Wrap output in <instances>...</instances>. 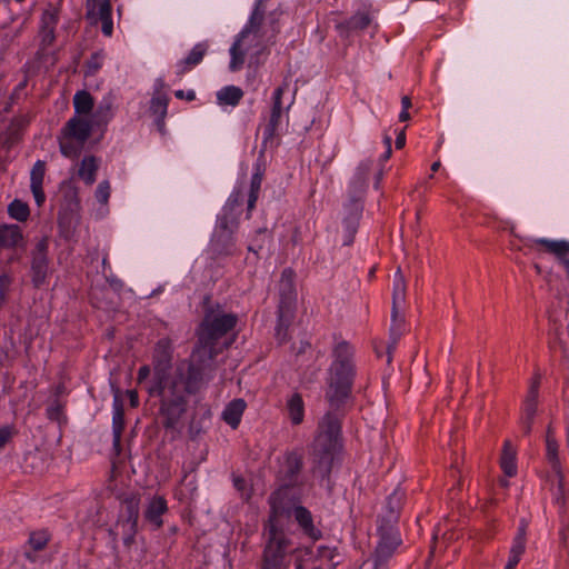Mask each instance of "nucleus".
Instances as JSON below:
<instances>
[{
	"mask_svg": "<svg viewBox=\"0 0 569 569\" xmlns=\"http://www.w3.org/2000/svg\"><path fill=\"white\" fill-rule=\"evenodd\" d=\"M171 362V342L163 338L158 341L153 353L154 385L148 388L151 396L161 398L160 417L162 425L168 429H174L181 416L186 411V395L199 389L204 378H208L201 363H193L192 357L189 363L178 366L172 377H166Z\"/></svg>",
	"mask_w": 569,
	"mask_h": 569,
	"instance_id": "1",
	"label": "nucleus"
},
{
	"mask_svg": "<svg viewBox=\"0 0 569 569\" xmlns=\"http://www.w3.org/2000/svg\"><path fill=\"white\" fill-rule=\"evenodd\" d=\"M274 36V28L263 23V12L256 8L248 24L230 49V70L238 71L246 62L249 67H257L260 63V56L273 41Z\"/></svg>",
	"mask_w": 569,
	"mask_h": 569,
	"instance_id": "2",
	"label": "nucleus"
},
{
	"mask_svg": "<svg viewBox=\"0 0 569 569\" xmlns=\"http://www.w3.org/2000/svg\"><path fill=\"white\" fill-rule=\"evenodd\" d=\"M237 323V316L226 313L219 306L207 310L197 331L198 345L192 352L193 363H201L204 371L210 367L214 356L221 352L218 341Z\"/></svg>",
	"mask_w": 569,
	"mask_h": 569,
	"instance_id": "3",
	"label": "nucleus"
},
{
	"mask_svg": "<svg viewBox=\"0 0 569 569\" xmlns=\"http://www.w3.org/2000/svg\"><path fill=\"white\" fill-rule=\"evenodd\" d=\"M333 361L329 369L326 399L331 408H339L351 392L356 375L355 350L347 341L338 342L332 351Z\"/></svg>",
	"mask_w": 569,
	"mask_h": 569,
	"instance_id": "4",
	"label": "nucleus"
},
{
	"mask_svg": "<svg viewBox=\"0 0 569 569\" xmlns=\"http://www.w3.org/2000/svg\"><path fill=\"white\" fill-rule=\"evenodd\" d=\"M341 423L338 415L328 412L320 420L312 443V471L326 476L331 467L335 452L340 447Z\"/></svg>",
	"mask_w": 569,
	"mask_h": 569,
	"instance_id": "5",
	"label": "nucleus"
},
{
	"mask_svg": "<svg viewBox=\"0 0 569 569\" xmlns=\"http://www.w3.org/2000/svg\"><path fill=\"white\" fill-rule=\"evenodd\" d=\"M288 541L282 532L273 527L269 530V540L264 549L263 569H306V563L311 559L309 549H297L286 555ZM312 569H329L313 567Z\"/></svg>",
	"mask_w": 569,
	"mask_h": 569,
	"instance_id": "6",
	"label": "nucleus"
},
{
	"mask_svg": "<svg viewBox=\"0 0 569 569\" xmlns=\"http://www.w3.org/2000/svg\"><path fill=\"white\" fill-rule=\"evenodd\" d=\"M92 123L88 118L74 116L64 126L60 137V150L67 158L80 154L86 141L89 139Z\"/></svg>",
	"mask_w": 569,
	"mask_h": 569,
	"instance_id": "7",
	"label": "nucleus"
},
{
	"mask_svg": "<svg viewBox=\"0 0 569 569\" xmlns=\"http://www.w3.org/2000/svg\"><path fill=\"white\" fill-rule=\"evenodd\" d=\"M379 532L380 541L373 555L375 569L382 567L401 542L397 530L392 526L385 527V525H379Z\"/></svg>",
	"mask_w": 569,
	"mask_h": 569,
	"instance_id": "8",
	"label": "nucleus"
},
{
	"mask_svg": "<svg viewBox=\"0 0 569 569\" xmlns=\"http://www.w3.org/2000/svg\"><path fill=\"white\" fill-rule=\"evenodd\" d=\"M87 17L92 23L101 22L104 36L112 34L111 3L109 0H87Z\"/></svg>",
	"mask_w": 569,
	"mask_h": 569,
	"instance_id": "9",
	"label": "nucleus"
},
{
	"mask_svg": "<svg viewBox=\"0 0 569 569\" xmlns=\"http://www.w3.org/2000/svg\"><path fill=\"white\" fill-rule=\"evenodd\" d=\"M240 193L237 192L234 194V198H231L229 202L227 203V207L224 209V214L220 218L214 240L216 241H228L230 240L231 234L237 229L238 222L236 219V216L233 214V208L234 206H239Z\"/></svg>",
	"mask_w": 569,
	"mask_h": 569,
	"instance_id": "10",
	"label": "nucleus"
},
{
	"mask_svg": "<svg viewBox=\"0 0 569 569\" xmlns=\"http://www.w3.org/2000/svg\"><path fill=\"white\" fill-rule=\"evenodd\" d=\"M48 239L42 238L37 242L36 248L32 252V280L37 287L41 286L44 282L46 277L48 274Z\"/></svg>",
	"mask_w": 569,
	"mask_h": 569,
	"instance_id": "11",
	"label": "nucleus"
},
{
	"mask_svg": "<svg viewBox=\"0 0 569 569\" xmlns=\"http://www.w3.org/2000/svg\"><path fill=\"white\" fill-rule=\"evenodd\" d=\"M405 500V492L401 490H395L387 499L385 513L380 519V525H385V527L392 526L395 528V523L398 520L400 509L402 507Z\"/></svg>",
	"mask_w": 569,
	"mask_h": 569,
	"instance_id": "12",
	"label": "nucleus"
},
{
	"mask_svg": "<svg viewBox=\"0 0 569 569\" xmlns=\"http://www.w3.org/2000/svg\"><path fill=\"white\" fill-rule=\"evenodd\" d=\"M124 427L123 405L120 397V389L113 388V417H112V432L113 446L119 450L121 435Z\"/></svg>",
	"mask_w": 569,
	"mask_h": 569,
	"instance_id": "13",
	"label": "nucleus"
},
{
	"mask_svg": "<svg viewBox=\"0 0 569 569\" xmlns=\"http://www.w3.org/2000/svg\"><path fill=\"white\" fill-rule=\"evenodd\" d=\"M540 380L539 378H535L531 382V386L528 391V396L525 402V416L522 419V425L525 426V431L527 433L531 430V425L533 418L537 412V401H538V390H539Z\"/></svg>",
	"mask_w": 569,
	"mask_h": 569,
	"instance_id": "14",
	"label": "nucleus"
},
{
	"mask_svg": "<svg viewBox=\"0 0 569 569\" xmlns=\"http://www.w3.org/2000/svg\"><path fill=\"white\" fill-rule=\"evenodd\" d=\"M23 236L19 226L2 224L0 226V248H19L23 247Z\"/></svg>",
	"mask_w": 569,
	"mask_h": 569,
	"instance_id": "15",
	"label": "nucleus"
},
{
	"mask_svg": "<svg viewBox=\"0 0 569 569\" xmlns=\"http://www.w3.org/2000/svg\"><path fill=\"white\" fill-rule=\"evenodd\" d=\"M167 511V501L163 497L157 496L150 499L146 511V520L154 528L159 529L162 526V515Z\"/></svg>",
	"mask_w": 569,
	"mask_h": 569,
	"instance_id": "16",
	"label": "nucleus"
},
{
	"mask_svg": "<svg viewBox=\"0 0 569 569\" xmlns=\"http://www.w3.org/2000/svg\"><path fill=\"white\" fill-rule=\"evenodd\" d=\"M46 172V164L43 161L38 160L30 173V188L38 206H41L46 199L42 190V183Z\"/></svg>",
	"mask_w": 569,
	"mask_h": 569,
	"instance_id": "17",
	"label": "nucleus"
},
{
	"mask_svg": "<svg viewBox=\"0 0 569 569\" xmlns=\"http://www.w3.org/2000/svg\"><path fill=\"white\" fill-rule=\"evenodd\" d=\"M247 405L243 399H233L221 413L222 420L232 429L238 428Z\"/></svg>",
	"mask_w": 569,
	"mask_h": 569,
	"instance_id": "18",
	"label": "nucleus"
},
{
	"mask_svg": "<svg viewBox=\"0 0 569 569\" xmlns=\"http://www.w3.org/2000/svg\"><path fill=\"white\" fill-rule=\"evenodd\" d=\"M295 273L291 269H284L281 274L280 280V290H281V303L280 306L283 309H292V302L295 300V284H293Z\"/></svg>",
	"mask_w": 569,
	"mask_h": 569,
	"instance_id": "19",
	"label": "nucleus"
},
{
	"mask_svg": "<svg viewBox=\"0 0 569 569\" xmlns=\"http://www.w3.org/2000/svg\"><path fill=\"white\" fill-rule=\"evenodd\" d=\"M293 516L306 535L311 539L318 540L321 531L313 526L312 516L305 507L298 506L293 509Z\"/></svg>",
	"mask_w": 569,
	"mask_h": 569,
	"instance_id": "20",
	"label": "nucleus"
},
{
	"mask_svg": "<svg viewBox=\"0 0 569 569\" xmlns=\"http://www.w3.org/2000/svg\"><path fill=\"white\" fill-rule=\"evenodd\" d=\"M302 469V457L297 452H290L286 456L281 472L288 485L296 482L298 475Z\"/></svg>",
	"mask_w": 569,
	"mask_h": 569,
	"instance_id": "21",
	"label": "nucleus"
},
{
	"mask_svg": "<svg viewBox=\"0 0 569 569\" xmlns=\"http://www.w3.org/2000/svg\"><path fill=\"white\" fill-rule=\"evenodd\" d=\"M208 46L206 43L196 44L192 50L189 52L186 59L180 61L177 66L178 74H183L189 71L191 68L201 62L204 54L207 53Z\"/></svg>",
	"mask_w": 569,
	"mask_h": 569,
	"instance_id": "22",
	"label": "nucleus"
},
{
	"mask_svg": "<svg viewBox=\"0 0 569 569\" xmlns=\"http://www.w3.org/2000/svg\"><path fill=\"white\" fill-rule=\"evenodd\" d=\"M535 243L545 248L546 252L553 254L561 262L562 259H568L569 241L567 240H549L545 238L536 239Z\"/></svg>",
	"mask_w": 569,
	"mask_h": 569,
	"instance_id": "23",
	"label": "nucleus"
},
{
	"mask_svg": "<svg viewBox=\"0 0 569 569\" xmlns=\"http://www.w3.org/2000/svg\"><path fill=\"white\" fill-rule=\"evenodd\" d=\"M57 14L52 10L44 11L41 18L40 37L42 43L49 46L54 40V27L57 24Z\"/></svg>",
	"mask_w": 569,
	"mask_h": 569,
	"instance_id": "24",
	"label": "nucleus"
},
{
	"mask_svg": "<svg viewBox=\"0 0 569 569\" xmlns=\"http://www.w3.org/2000/svg\"><path fill=\"white\" fill-rule=\"evenodd\" d=\"M99 169V160L93 156L82 159L78 169V176L84 183L91 186L96 181V174Z\"/></svg>",
	"mask_w": 569,
	"mask_h": 569,
	"instance_id": "25",
	"label": "nucleus"
},
{
	"mask_svg": "<svg viewBox=\"0 0 569 569\" xmlns=\"http://www.w3.org/2000/svg\"><path fill=\"white\" fill-rule=\"evenodd\" d=\"M287 412L292 425H300L305 417V403L299 393H293L287 400Z\"/></svg>",
	"mask_w": 569,
	"mask_h": 569,
	"instance_id": "26",
	"label": "nucleus"
},
{
	"mask_svg": "<svg viewBox=\"0 0 569 569\" xmlns=\"http://www.w3.org/2000/svg\"><path fill=\"white\" fill-rule=\"evenodd\" d=\"M500 467L507 477H513L517 473L516 450L512 448L510 441H506L503 445Z\"/></svg>",
	"mask_w": 569,
	"mask_h": 569,
	"instance_id": "27",
	"label": "nucleus"
},
{
	"mask_svg": "<svg viewBox=\"0 0 569 569\" xmlns=\"http://www.w3.org/2000/svg\"><path fill=\"white\" fill-rule=\"evenodd\" d=\"M73 106L76 116L88 118L93 109V99L87 91H79L74 94Z\"/></svg>",
	"mask_w": 569,
	"mask_h": 569,
	"instance_id": "28",
	"label": "nucleus"
},
{
	"mask_svg": "<svg viewBox=\"0 0 569 569\" xmlns=\"http://www.w3.org/2000/svg\"><path fill=\"white\" fill-rule=\"evenodd\" d=\"M243 97V91L236 86H228L217 92L219 104L236 106Z\"/></svg>",
	"mask_w": 569,
	"mask_h": 569,
	"instance_id": "29",
	"label": "nucleus"
},
{
	"mask_svg": "<svg viewBox=\"0 0 569 569\" xmlns=\"http://www.w3.org/2000/svg\"><path fill=\"white\" fill-rule=\"evenodd\" d=\"M80 203L78 198L77 189L71 184L64 187V204L63 213L60 216V221L66 219L67 213L73 214L79 211Z\"/></svg>",
	"mask_w": 569,
	"mask_h": 569,
	"instance_id": "30",
	"label": "nucleus"
},
{
	"mask_svg": "<svg viewBox=\"0 0 569 569\" xmlns=\"http://www.w3.org/2000/svg\"><path fill=\"white\" fill-rule=\"evenodd\" d=\"M282 116V106H272L271 114L268 124L264 128L263 132V143L267 144L271 141L277 133V129Z\"/></svg>",
	"mask_w": 569,
	"mask_h": 569,
	"instance_id": "31",
	"label": "nucleus"
},
{
	"mask_svg": "<svg viewBox=\"0 0 569 569\" xmlns=\"http://www.w3.org/2000/svg\"><path fill=\"white\" fill-rule=\"evenodd\" d=\"M292 319V309H283L282 306H279V320L278 326L276 328V337L279 342H283L287 338V331L289 323Z\"/></svg>",
	"mask_w": 569,
	"mask_h": 569,
	"instance_id": "32",
	"label": "nucleus"
},
{
	"mask_svg": "<svg viewBox=\"0 0 569 569\" xmlns=\"http://www.w3.org/2000/svg\"><path fill=\"white\" fill-rule=\"evenodd\" d=\"M356 211L345 219L343 221V229H345V238H343V244H350L353 241V237L357 232L358 227V219L360 213V207L359 204H355Z\"/></svg>",
	"mask_w": 569,
	"mask_h": 569,
	"instance_id": "33",
	"label": "nucleus"
},
{
	"mask_svg": "<svg viewBox=\"0 0 569 569\" xmlns=\"http://www.w3.org/2000/svg\"><path fill=\"white\" fill-rule=\"evenodd\" d=\"M395 284L392 292V305L395 307H401L406 299V280L400 269L395 274Z\"/></svg>",
	"mask_w": 569,
	"mask_h": 569,
	"instance_id": "34",
	"label": "nucleus"
},
{
	"mask_svg": "<svg viewBox=\"0 0 569 569\" xmlns=\"http://www.w3.org/2000/svg\"><path fill=\"white\" fill-rule=\"evenodd\" d=\"M546 455L548 461L552 465V468L558 471L559 459H558V443L555 439L551 429L549 428L546 435Z\"/></svg>",
	"mask_w": 569,
	"mask_h": 569,
	"instance_id": "35",
	"label": "nucleus"
},
{
	"mask_svg": "<svg viewBox=\"0 0 569 569\" xmlns=\"http://www.w3.org/2000/svg\"><path fill=\"white\" fill-rule=\"evenodd\" d=\"M8 213L18 221H26L30 214L27 203L20 200H13L8 207Z\"/></svg>",
	"mask_w": 569,
	"mask_h": 569,
	"instance_id": "36",
	"label": "nucleus"
},
{
	"mask_svg": "<svg viewBox=\"0 0 569 569\" xmlns=\"http://www.w3.org/2000/svg\"><path fill=\"white\" fill-rule=\"evenodd\" d=\"M127 510H128V519L121 523V527H131L137 526L139 518V501L136 497H131L126 500Z\"/></svg>",
	"mask_w": 569,
	"mask_h": 569,
	"instance_id": "37",
	"label": "nucleus"
},
{
	"mask_svg": "<svg viewBox=\"0 0 569 569\" xmlns=\"http://www.w3.org/2000/svg\"><path fill=\"white\" fill-rule=\"evenodd\" d=\"M262 182V174L260 172H256L251 178L250 184V194L248 199V210L251 211L254 208L256 201L258 199L259 190Z\"/></svg>",
	"mask_w": 569,
	"mask_h": 569,
	"instance_id": "38",
	"label": "nucleus"
},
{
	"mask_svg": "<svg viewBox=\"0 0 569 569\" xmlns=\"http://www.w3.org/2000/svg\"><path fill=\"white\" fill-rule=\"evenodd\" d=\"M371 22V18L368 12H357L353 17L350 18L348 21V28L350 29H365L367 28Z\"/></svg>",
	"mask_w": 569,
	"mask_h": 569,
	"instance_id": "39",
	"label": "nucleus"
},
{
	"mask_svg": "<svg viewBox=\"0 0 569 569\" xmlns=\"http://www.w3.org/2000/svg\"><path fill=\"white\" fill-rule=\"evenodd\" d=\"M151 111L159 118V127L161 128L163 126V117L167 112V100L161 97L153 98L151 101Z\"/></svg>",
	"mask_w": 569,
	"mask_h": 569,
	"instance_id": "40",
	"label": "nucleus"
},
{
	"mask_svg": "<svg viewBox=\"0 0 569 569\" xmlns=\"http://www.w3.org/2000/svg\"><path fill=\"white\" fill-rule=\"evenodd\" d=\"M48 540L49 538L46 532H33L29 538V543L33 550H42L46 547Z\"/></svg>",
	"mask_w": 569,
	"mask_h": 569,
	"instance_id": "41",
	"label": "nucleus"
},
{
	"mask_svg": "<svg viewBox=\"0 0 569 569\" xmlns=\"http://www.w3.org/2000/svg\"><path fill=\"white\" fill-rule=\"evenodd\" d=\"M110 197V184L108 181H101L96 190V198L101 204H106Z\"/></svg>",
	"mask_w": 569,
	"mask_h": 569,
	"instance_id": "42",
	"label": "nucleus"
},
{
	"mask_svg": "<svg viewBox=\"0 0 569 569\" xmlns=\"http://www.w3.org/2000/svg\"><path fill=\"white\" fill-rule=\"evenodd\" d=\"M62 405L58 400H54L47 409V415L49 419L57 421L60 420L62 415Z\"/></svg>",
	"mask_w": 569,
	"mask_h": 569,
	"instance_id": "43",
	"label": "nucleus"
},
{
	"mask_svg": "<svg viewBox=\"0 0 569 569\" xmlns=\"http://www.w3.org/2000/svg\"><path fill=\"white\" fill-rule=\"evenodd\" d=\"M120 528L122 529L123 531V543L126 547L130 548L133 542H134V536H136V532H137V526H133V528L131 527H121Z\"/></svg>",
	"mask_w": 569,
	"mask_h": 569,
	"instance_id": "44",
	"label": "nucleus"
},
{
	"mask_svg": "<svg viewBox=\"0 0 569 569\" xmlns=\"http://www.w3.org/2000/svg\"><path fill=\"white\" fill-rule=\"evenodd\" d=\"M526 549V542L521 541V537H515L512 547L510 549V555L515 557L521 558L522 553Z\"/></svg>",
	"mask_w": 569,
	"mask_h": 569,
	"instance_id": "45",
	"label": "nucleus"
},
{
	"mask_svg": "<svg viewBox=\"0 0 569 569\" xmlns=\"http://www.w3.org/2000/svg\"><path fill=\"white\" fill-rule=\"evenodd\" d=\"M13 428L6 426L0 428V449H2L12 438Z\"/></svg>",
	"mask_w": 569,
	"mask_h": 569,
	"instance_id": "46",
	"label": "nucleus"
},
{
	"mask_svg": "<svg viewBox=\"0 0 569 569\" xmlns=\"http://www.w3.org/2000/svg\"><path fill=\"white\" fill-rule=\"evenodd\" d=\"M11 283V279L8 274L0 276V306L4 302L6 292Z\"/></svg>",
	"mask_w": 569,
	"mask_h": 569,
	"instance_id": "47",
	"label": "nucleus"
},
{
	"mask_svg": "<svg viewBox=\"0 0 569 569\" xmlns=\"http://www.w3.org/2000/svg\"><path fill=\"white\" fill-rule=\"evenodd\" d=\"M287 87H288V83L284 82L282 86H280L279 88L276 89L274 94H273V106H277V104L282 106L281 99H282V96H283Z\"/></svg>",
	"mask_w": 569,
	"mask_h": 569,
	"instance_id": "48",
	"label": "nucleus"
},
{
	"mask_svg": "<svg viewBox=\"0 0 569 569\" xmlns=\"http://www.w3.org/2000/svg\"><path fill=\"white\" fill-rule=\"evenodd\" d=\"M233 483H234V487L237 488L238 491L244 493L247 497H249L248 493H246V490H247V481L241 478V477H234L233 478Z\"/></svg>",
	"mask_w": 569,
	"mask_h": 569,
	"instance_id": "49",
	"label": "nucleus"
},
{
	"mask_svg": "<svg viewBox=\"0 0 569 569\" xmlns=\"http://www.w3.org/2000/svg\"><path fill=\"white\" fill-rule=\"evenodd\" d=\"M150 375V367L149 366H142L138 371V383H142Z\"/></svg>",
	"mask_w": 569,
	"mask_h": 569,
	"instance_id": "50",
	"label": "nucleus"
},
{
	"mask_svg": "<svg viewBox=\"0 0 569 569\" xmlns=\"http://www.w3.org/2000/svg\"><path fill=\"white\" fill-rule=\"evenodd\" d=\"M174 94H176V97H177L178 99H183V98H186V99H187V100H189V101H192V100H194V98H196V93H194V91H192V90H189L188 92H184L183 90H178V91H176V93H174Z\"/></svg>",
	"mask_w": 569,
	"mask_h": 569,
	"instance_id": "51",
	"label": "nucleus"
},
{
	"mask_svg": "<svg viewBox=\"0 0 569 569\" xmlns=\"http://www.w3.org/2000/svg\"><path fill=\"white\" fill-rule=\"evenodd\" d=\"M405 144H406V133H405V130H401L396 138V148L401 149L405 147Z\"/></svg>",
	"mask_w": 569,
	"mask_h": 569,
	"instance_id": "52",
	"label": "nucleus"
},
{
	"mask_svg": "<svg viewBox=\"0 0 569 569\" xmlns=\"http://www.w3.org/2000/svg\"><path fill=\"white\" fill-rule=\"evenodd\" d=\"M128 397H129V400H130V405L132 407H137L139 405V399H138V393L136 390H129L127 392Z\"/></svg>",
	"mask_w": 569,
	"mask_h": 569,
	"instance_id": "53",
	"label": "nucleus"
},
{
	"mask_svg": "<svg viewBox=\"0 0 569 569\" xmlns=\"http://www.w3.org/2000/svg\"><path fill=\"white\" fill-rule=\"evenodd\" d=\"M519 561H520L519 557H515V556L510 555L508 563L506 565L505 569H515L516 566L519 563Z\"/></svg>",
	"mask_w": 569,
	"mask_h": 569,
	"instance_id": "54",
	"label": "nucleus"
},
{
	"mask_svg": "<svg viewBox=\"0 0 569 569\" xmlns=\"http://www.w3.org/2000/svg\"><path fill=\"white\" fill-rule=\"evenodd\" d=\"M399 308L400 307H395V305H392V321L393 322L399 321V323H401L402 318L399 317Z\"/></svg>",
	"mask_w": 569,
	"mask_h": 569,
	"instance_id": "55",
	"label": "nucleus"
},
{
	"mask_svg": "<svg viewBox=\"0 0 569 569\" xmlns=\"http://www.w3.org/2000/svg\"><path fill=\"white\" fill-rule=\"evenodd\" d=\"M402 110H408L411 107V100L408 96H403L401 99Z\"/></svg>",
	"mask_w": 569,
	"mask_h": 569,
	"instance_id": "56",
	"label": "nucleus"
},
{
	"mask_svg": "<svg viewBox=\"0 0 569 569\" xmlns=\"http://www.w3.org/2000/svg\"><path fill=\"white\" fill-rule=\"evenodd\" d=\"M395 345H396V340H393V342L388 346V358H387V362L390 363L391 362V359H392V350L395 349Z\"/></svg>",
	"mask_w": 569,
	"mask_h": 569,
	"instance_id": "57",
	"label": "nucleus"
},
{
	"mask_svg": "<svg viewBox=\"0 0 569 569\" xmlns=\"http://www.w3.org/2000/svg\"><path fill=\"white\" fill-rule=\"evenodd\" d=\"M409 119H410V114H409L408 110H402L399 114V120L408 121Z\"/></svg>",
	"mask_w": 569,
	"mask_h": 569,
	"instance_id": "58",
	"label": "nucleus"
},
{
	"mask_svg": "<svg viewBox=\"0 0 569 569\" xmlns=\"http://www.w3.org/2000/svg\"><path fill=\"white\" fill-rule=\"evenodd\" d=\"M516 537H521V541L526 542V531H525V528H520Z\"/></svg>",
	"mask_w": 569,
	"mask_h": 569,
	"instance_id": "59",
	"label": "nucleus"
},
{
	"mask_svg": "<svg viewBox=\"0 0 569 569\" xmlns=\"http://www.w3.org/2000/svg\"><path fill=\"white\" fill-rule=\"evenodd\" d=\"M562 266L565 267L566 272H567V277L569 279V258L568 259H562Z\"/></svg>",
	"mask_w": 569,
	"mask_h": 569,
	"instance_id": "60",
	"label": "nucleus"
},
{
	"mask_svg": "<svg viewBox=\"0 0 569 569\" xmlns=\"http://www.w3.org/2000/svg\"><path fill=\"white\" fill-rule=\"evenodd\" d=\"M440 166H441L440 161H436L431 164V170L437 171V170H439Z\"/></svg>",
	"mask_w": 569,
	"mask_h": 569,
	"instance_id": "61",
	"label": "nucleus"
},
{
	"mask_svg": "<svg viewBox=\"0 0 569 569\" xmlns=\"http://www.w3.org/2000/svg\"><path fill=\"white\" fill-rule=\"evenodd\" d=\"M391 153H392L391 147L386 148V152H385V154H383V158H385V159H389V158H390V156H391Z\"/></svg>",
	"mask_w": 569,
	"mask_h": 569,
	"instance_id": "62",
	"label": "nucleus"
},
{
	"mask_svg": "<svg viewBox=\"0 0 569 569\" xmlns=\"http://www.w3.org/2000/svg\"><path fill=\"white\" fill-rule=\"evenodd\" d=\"M383 142L386 144V148L391 147V138L390 137H388V136L385 137Z\"/></svg>",
	"mask_w": 569,
	"mask_h": 569,
	"instance_id": "63",
	"label": "nucleus"
},
{
	"mask_svg": "<svg viewBox=\"0 0 569 569\" xmlns=\"http://www.w3.org/2000/svg\"><path fill=\"white\" fill-rule=\"evenodd\" d=\"M499 482H500V485H501L502 487H505V488L509 486V481H508V480H506V479H500V481H499Z\"/></svg>",
	"mask_w": 569,
	"mask_h": 569,
	"instance_id": "64",
	"label": "nucleus"
}]
</instances>
